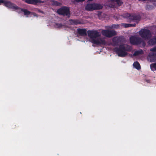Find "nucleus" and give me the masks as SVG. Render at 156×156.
<instances>
[{"mask_svg": "<svg viewBox=\"0 0 156 156\" xmlns=\"http://www.w3.org/2000/svg\"><path fill=\"white\" fill-rule=\"evenodd\" d=\"M102 5L98 4H88L85 7V9L88 11H92L94 10L100 9L102 8Z\"/></svg>", "mask_w": 156, "mask_h": 156, "instance_id": "39448f33", "label": "nucleus"}, {"mask_svg": "<svg viewBox=\"0 0 156 156\" xmlns=\"http://www.w3.org/2000/svg\"><path fill=\"white\" fill-rule=\"evenodd\" d=\"M153 4H154V5H156H156H155V3H153Z\"/></svg>", "mask_w": 156, "mask_h": 156, "instance_id": "7c9ffc66", "label": "nucleus"}, {"mask_svg": "<svg viewBox=\"0 0 156 156\" xmlns=\"http://www.w3.org/2000/svg\"><path fill=\"white\" fill-rule=\"evenodd\" d=\"M150 56L152 62L156 61V53H153L150 55Z\"/></svg>", "mask_w": 156, "mask_h": 156, "instance_id": "f3484780", "label": "nucleus"}, {"mask_svg": "<svg viewBox=\"0 0 156 156\" xmlns=\"http://www.w3.org/2000/svg\"><path fill=\"white\" fill-rule=\"evenodd\" d=\"M130 24L131 25H130V27H135L136 25V24L135 23H134V24Z\"/></svg>", "mask_w": 156, "mask_h": 156, "instance_id": "cd10ccee", "label": "nucleus"}, {"mask_svg": "<svg viewBox=\"0 0 156 156\" xmlns=\"http://www.w3.org/2000/svg\"><path fill=\"white\" fill-rule=\"evenodd\" d=\"M114 18L116 20H118L119 19L117 18V17H115V16H114Z\"/></svg>", "mask_w": 156, "mask_h": 156, "instance_id": "c85d7f7f", "label": "nucleus"}, {"mask_svg": "<svg viewBox=\"0 0 156 156\" xmlns=\"http://www.w3.org/2000/svg\"><path fill=\"white\" fill-rule=\"evenodd\" d=\"M87 33L88 37L90 38V41L91 43L97 45L105 44L106 42L105 40L97 38L100 36L99 33L97 31L88 30L87 31Z\"/></svg>", "mask_w": 156, "mask_h": 156, "instance_id": "f257e3e1", "label": "nucleus"}, {"mask_svg": "<svg viewBox=\"0 0 156 156\" xmlns=\"http://www.w3.org/2000/svg\"><path fill=\"white\" fill-rule=\"evenodd\" d=\"M131 50L130 47L124 44H120L119 47L114 48V51L117 55L121 57H124L127 55V51H129Z\"/></svg>", "mask_w": 156, "mask_h": 156, "instance_id": "f03ea898", "label": "nucleus"}, {"mask_svg": "<svg viewBox=\"0 0 156 156\" xmlns=\"http://www.w3.org/2000/svg\"><path fill=\"white\" fill-rule=\"evenodd\" d=\"M139 34L141 37L145 40L149 39L151 37V31L147 29H141L139 32Z\"/></svg>", "mask_w": 156, "mask_h": 156, "instance_id": "423d86ee", "label": "nucleus"}, {"mask_svg": "<svg viewBox=\"0 0 156 156\" xmlns=\"http://www.w3.org/2000/svg\"><path fill=\"white\" fill-rule=\"evenodd\" d=\"M4 5L8 8L14 9H20V8L18 7L16 5L11 3L9 1L5 0Z\"/></svg>", "mask_w": 156, "mask_h": 156, "instance_id": "1a4fd4ad", "label": "nucleus"}, {"mask_svg": "<svg viewBox=\"0 0 156 156\" xmlns=\"http://www.w3.org/2000/svg\"><path fill=\"white\" fill-rule=\"evenodd\" d=\"M113 45L118 46L121 43V40L120 38L115 37L112 39Z\"/></svg>", "mask_w": 156, "mask_h": 156, "instance_id": "f8f14e48", "label": "nucleus"}, {"mask_svg": "<svg viewBox=\"0 0 156 156\" xmlns=\"http://www.w3.org/2000/svg\"><path fill=\"white\" fill-rule=\"evenodd\" d=\"M89 1H91L92 0H88Z\"/></svg>", "mask_w": 156, "mask_h": 156, "instance_id": "2f4dec72", "label": "nucleus"}, {"mask_svg": "<svg viewBox=\"0 0 156 156\" xmlns=\"http://www.w3.org/2000/svg\"><path fill=\"white\" fill-rule=\"evenodd\" d=\"M101 33L103 36L109 38L116 35V31L113 30H103L101 31Z\"/></svg>", "mask_w": 156, "mask_h": 156, "instance_id": "6e6552de", "label": "nucleus"}, {"mask_svg": "<svg viewBox=\"0 0 156 156\" xmlns=\"http://www.w3.org/2000/svg\"><path fill=\"white\" fill-rule=\"evenodd\" d=\"M150 51L153 52H156V47L151 48L150 49Z\"/></svg>", "mask_w": 156, "mask_h": 156, "instance_id": "b1692460", "label": "nucleus"}, {"mask_svg": "<svg viewBox=\"0 0 156 156\" xmlns=\"http://www.w3.org/2000/svg\"><path fill=\"white\" fill-rule=\"evenodd\" d=\"M53 4L55 5H58L59 4V3L58 2L55 1H53Z\"/></svg>", "mask_w": 156, "mask_h": 156, "instance_id": "5701e85b", "label": "nucleus"}, {"mask_svg": "<svg viewBox=\"0 0 156 156\" xmlns=\"http://www.w3.org/2000/svg\"><path fill=\"white\" fill-rule=\"evenodd\" d=\"M115 1L119 6H121L123 4V2L121 0H113Z\"/></svg>", "mask_w": 156, "mask_h": 156, "instance_id": "aec40b11", "label": "nucleus"}, {"mask_svg": "<svg viewBox=\"0 0 156 156\" xmlns=\"http://www.w3.org/2000/svg\"><path fill=\"white\" fill-rule=\"evenodd\" d=\"M150 67L151 69L153 68L156 70V63H153L150 65Z\"/></svg>", "mask_w": 156, "mask_h": 156, "instance_id": "4be33fe9", "label": "nucleus"}, {"mask_svg": "<svg viewBox=\"0 0 156 156\" xmlns=\"http://www.w3.org/2000/svg\"><path fill=\"white\" fill-rule=\"evenodd\" d=\"M149 44L154 45L156 44V37L153 38L150 40L148 41Z\"/></svg>", "mask_w": 156, "mask_h": 156, "instance_id": "2eb2a0df", "label": "nucleus"}, {"mask_svg": "<svg viewBox=\"0 0 156 156\" xmlns=\"http://www.w3.org/2000/svg\"><path fill=\"white\" fill-rule=\"evenodd\" d=\"M69 21L72 25H77L81 23L78 20L70 19Z\"/></svg>", "mask_w": 156, "mask_h": 156, "instance_id": "ddd939ff", "label": "nucleus"}, {"mask_svg": "<svg viewBox=\"0 0 156 156\" xmlns=\"http://www.w3.org/2000/svg\"><path fill=\"white\" fill-rule=\"evenodd\" d=\"M130 24H125V27H130Z\"/></svg>", "mask_w": 156, "mask_h": 156, "instance_id": "a878e982", "label": "nucleus"}, {"mask_svg": "<svg viewBox=\"0 0 156 156\" xmlns=\"http://www.w3.org/2000/svg\"><path fill=\"white\" fill-rule=\"evenodd\" d=\"M5 2V0H0V5H1L2 3H3L4 5Z\"/></svg>", "mask_w": 156, "mask_h": 156, "instance_id": "393cba45", "label": "nucleus"}, {"mask_svg": "<svg viewBox=\"0 0 156 156\" xmlns=\"http://www.w3.org/2000/svg\"><path fill=\"white\" fill-rule=\"evenodd\" d=\"M143 53H144L143 51L142 50L136 51H135V52L133 54V56H137V55H142L143 54Z\"/></svg>", "mask_w": 156, "mask_h": 156, "instance_id": "dca6fc26", "label": "nucleus"}, {"mask_svg": "<svg viewBox=\"0 0 156 156\" xmlns=\"http://www.w3.org/2000/svg\"><path fill=\"white\" fill-rule=\"evenodd\" d=\"M150 0L152 2H155L156 1V0Z\"/></svg>", "mask_w": 156, "mask_h": 156, "instance_id": "c756f323", "label": "nucleus"}, {"mask_svg": "<svg viewBox=\"0 0 156 156\" xmlns=\"http://www.w3.org/2000/svg\"><path fill=\"white\" fill-rule=\"evenodd\" d=\"M124 18L129 20L130 21H138L140 20L141 16L139 14L126 13L120 16Z\"/></svg>", "mask_w": 156, "mask_h": 156, "instance_id": "20e7f679", "label": "nucleus"}, {"mask_svg": "<svg viewBox=\"0 0 156 156\" xmlns=\"http://www.w3.org/2000/svg\"><path fill=\"white\" fill-rule=\"evenodd\" d=\"M129 41L130 43L133 45H137L141 44V46L143 47H144L146 45V43L143 39L135 36L130 37Z\"/></svg>", "mask_w": 156, "mask_h": 156, "instance_id": "7ed1b4c3", "label": "nucleus"}, {"mask_svg": "<svg viewBox=\"0 0 156 156\" xmlns=\"http://www.w3.org/2000/svg\"><path fill=\"white\" fill-rule=\"evenodd\" d=\"M133 66L136 69H139L140 68V64L138 62H134Z\"/></svg>", "mask_w": 156, "mask_h": 156, "instance_id": "a211bd4d", "label": "nucleus"}, {"mask_svg": "<svg viewBox=\"0 0 156 156\" xmlns=\"http://www.w3.org/2000/svg\"><path fill=\"white\" fill-rule=\"evenodd\" d=\"M25 2L28 4L34 5H36L37 3L44 2V1L41 0H26Z\"/></svg>", "mask_w": 156, "mask_h": 156, "instance_id": "9b49d317", "label": "nucleus"}, {"mask_svg": "<svg viewBox=\"0 0 156 156\" xmlns=\"http://www.w3.org/2000/svg\"><path fill=\"white\" fill-rule=\"evenodd\" d=\"M77 33L82 36H85L87 35V31L85 29L78 28L77 29Z\"/></svg>", "mask_w": 156, "mask_h": 156, "instance_id": "9d476101", "label": "nucleus"}, {"mask_svg": "<svg viewBox=\"0 0 156 156\" xmlns=\"http://www.w3.org/2000/svg\"><path fill=\"white\" fill-rule=\"evenodd\" d=\"M55 27L56 28L60 29L63 27L64 26L62 23H55Z\"/></svg>", "mask_w": 156, "mask_h": 156, "instance_id": "6ab92c4d", "label": "nucleus"}, {"mask_svg": "<svg viewBox=\"0 0 156 156\" xmlns=\"http://www.w3.org/2000/svg\"><path fill=\"white\" fill-rule=\"evenodd\" d=\"M57 13L63 16L69 17L70 16L69 8L67 6H62L57 10Z\"/></svg>", "mask_w": 156, "mask_h": 156, "instance_id": "0eeeda50", "label": "nucleus"}, {"mask_svg": "<svg viewBox=\"0 0 156 156\" xmlns=\"http://www.w3.org/2000/svg\"><path fill=\"white\" fill-rule=\"evenodd\" d=\"M145 8L146 9L151 10L153 9V7L151 5H147L146 6Z\"/></svg>", "mask_w": 156, "mask_h": 156, "instance_id": "412c9836", "label": "nucleus"}, {"mask_svg": "<svg viewBox=\"0 0 156 156\" xmlns=\"http://www.w3.org/2000/svg\"><path fill=\"white\" fill-rule=\"evenodd\" d=\"M76 2H83L85 0H75Z\"/></svg>", "mask_w": 156, "mask_h": 156, "instance_id": "bb28decb", "label": "nucleus"}, {"mask_svg": "<svg viewBox=\"0 0 156 156\" xmlns=\"http://www.w3.org/2000/svg\"><path fill=\"white\" fill-rule=\"evenodd\" d=\"M18 9L20 10V11L19 12H20L21 11L23 12H24V15L27 16L31 13V12L30 11H28L27 9H24L20 8V9Z\"/></svg>", "mask_w": 156, "mask_h": 156, "instance_id": "4468645a", "label": "nucleus"}]
</instances>
